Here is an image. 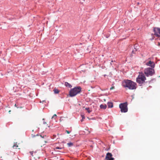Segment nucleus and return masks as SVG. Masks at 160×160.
<instances>
[{
	"instance_id": "f257e3e1",
	"label": "nucleus",
	"mask_w": 160,
	"mask_h": 160,
	"mask_svg": "<svg viewBox=\"0 0 160 160\" xmlns=\"http://www.w3.org/2000/svg\"><path fill=\"white\" fill-rule=\"evenodd\" d=\"M122 86L130 90L135 89L137 88V84L131 80L128 79L124 80L122 83Z\"/></svg>"
},
{
	"instance_id": "f03ea898",
	"label": "nucleus",
	"mask_w": 160,
	"mask_h": 160,
	"mask_svg": "<svg viewBox=\"0 0 160 160\" xmlns=\"http://www.w3.org/2000/svg\"><path fill=\"white\" fill-rule=\"evenodd\" d=\"M81 88L80 87H75L70 91L69 95L71 97H74L79 93L81 92Z\"/></svg>"
},
{
	"instance_id": "7ed1b4c3",
	"label": "nucleus",
	"mask_w": 160,
	"mask_h": 160,
	"mask_svg": "<svg viewBox=\"0 0 160 160\" xmlns=\"http://www.w3.org/2000/svg\"><path fill=\"white\" fill-rule=\"evenodd\" d=\"M146 79L143 73L142 72H139L138 77L136 79L137 82L140 84L143 83Z\"/></svg>"
},
{
	"instance_id": "20e7f679",
	"label": "nucleus",
	"mask_w": 160,
	"mask_h": 160,
	"mask_svg": "<svg viewBox=\"0 0 160 160\" xmlns=\"http://www.w3.org/2000/svg\"><path fill=\"white\" fill-rule=\"evenodd\" d=\"M144 73L147 76H152L154 73V70L152 68H147L144 70Z\"/></svg>"
},
{
	"instance_id": "39448f33",
	"label": "nucleus",
	"mask_w": 160,
	"mask_h": 160,
	"mask_svg": "<svg viewBox=\"0 0 160 160\" xmlns=\"http://www.w3.org/2000/svg\"><path fill=\"white\" fill-rule=\"evenodd\" d=\"M127 105V102L121 103L119 104V107L122 112H126L128 111Z\"/></svg>"
},
{
	"instance_id": "423d86ee",
	"label": "nucleus",
	"mask_w": 160,
	"mask_h": 160,
	"mask_svg": "<svg viewBox=\"0 0 160 160\" xmlns=\"http://www.w3.org/2000/svg\"><path fill=\"white\" fill-rule=\"evenodd\" d=\"M153 31L154 35L156 37L160 38V28H154Z\"/></svg>"
},
{
	"instance_id": "0eeeda50",
	"label": "nucleus",
	"mask_w": 160,
	"mask_h": 160,
	"mask_svg": "<svg viewBox=\"0 0 160 160\" xmlns=\"http://www.w3.org/2000/svg\"><path fill=\"white\" fill-rule=\"evenodd\" d=\"M112 154L111 153L108 152L105 157V159L106 160H114V158L112 157Z\"/></svg>"
},
{
	"instance_id": "6e6552de",
	"label": "nucleus",
	"mask_w": 160,
	"mask_h": 160,
	"mask_svg": "<svg viewBox=\"0 0 160 160\" xmlns=\"http://www.w3.org/2000/svg\"><path fill=\"white\" fill-rule=\"evenodd\" d=\"M146 65L148 66L151 67L152 68H154L155 66L154 62L151 60L147 62L146 63Z\"/></svg>"
},
{
	"instance_id": "1a4fd4ad",
	"label": "nucleus",
	"mask_w": 160,
	"mask_h": 160,
	"mask_svg": "<svg viewBox=\"0 0 160 160\" xmlns=\"http://www.w3.org/2000/svg\"><path fill=\"white\" fill-rule=\"evenodd\" d=\"M107 104L108 108H112L113 107V103L112 102H108Z\"/></svg>"
},
{
	"instance_id": "9d476101",
	"label": "nucleus",
	"mask_w": 160,
	"mask_h": 160,
	"mask_svg": "<svg viewBox=\"0 0 160 160\" xmlns=\"http://www.w3.org/2000/svg\"><path fill=\"white\" fill-rule=\"evenodd\" d=\"M100 107L101 109H105L107 108V105L105 104H101Z\"/></svg>"
},
{
	"instance_id": "9b49d317",
	"label": "nucleus",
	"mask_w": 160,
	"mask_h": 160,
	"mask_svg": "<svg viewBox=\"0 0 160 160\" xmlns=\"http://www.w3.org/2000/svg\"><path fill=\"white\" fill-rule=\"evenodd\" d=\"M65 85L66 87H68L69 88H71L72 87L71 84L67 82H65Z\"/></svg>"
},
{
	"instance_id": "f8f14e48",
	"label": "nucleus",
	"mask_w": 160,
	"mask_h": 160,
	"mask_svg": "<svg viewBox=\"0 0 160 160\" xmlns=\"http://www.w3.org/2000/svg\"><path fill=\"white\" fill-rule=\"evenodd\" d=\"M53 91L54 93L55 94H58L59 92V91L58 89H54L53 90Z\"/></svg>"
},
{
	"instance_id": "ddd939ff",
	"label": "nucleus",
	"mask_w": 160,
	"mask_h": 160,
	"mask_svg": "<svg viewBox=\"0 0 160 160\" xmlns=\"http://www.w3.org/2000/svg\"><path fill=\"white\" fill-rule=\"evenodd\" d=\"M67 145H68V147H71L73 145V144L72 142H69L67 143Z\"/></svg>"
},
{
	"instance_id": "4468645a",
	"label": "nucleus",
	"mask_w": 160,
	"mask_h": 160,
	"mask_svg": "<svg viewBox=\"0 0 160 160\" xmlns=\"http://www.w3.org/2000/svg\"><path fill=\"white\" fill-rule=\"evenodd\" d=\"M57 117V115L56 114H54L52 118V119L54 118V119H56V117Z\"/></svg>"
},
{
	"instance_id": "2eb2a0df",
	"label": "nucleus",
	"mask_w": 160,
	"mask_h": 160,
	"mask_svg": "<svg viewBox=\"0 0 160 160\" xmlns=\"http://www.w3.org/2000/svg\"><path fill=\"white\" fill-rule=\"evenodd\" d=\"M86 110L89 113H90L91 112V111L90 110L89 108H85Z\"/></svg>"
},
{
	"instance_id": "dca6fc26",
	"label": "nucleus",
	"mask_w": 160,
	"mask_h": 160,
	"mask_svg": "<svg viewBox=\"0 0 160 160\" xmlns=\"http://www.w3.org/2000/svg\"><path fill=\"white\" fill-rule=\"evenodd\" d=\"M18 146L17 145H14L13 146V147L15 148H17L18 147Z\"/></svg>"
},
{
	"instance_id": "f3484780",
	"label": "nucleus",
	"mask_w": 160,
	"mask_h": 160,
	"mask_svg": "<svg viewBox=\"0 0 160 160\" xmlns=\"http://www.w3.org/2000/svg\"><path fill=\"white\" fill-rule=\"evenodd\" d=\"M62 148H61L59 147H57L56 148V149H61Z\"/></svg>"
},
{
	"instance_id": "a211bd4d",
	"label": "nucleus",
	"mask_w": 160,
	"mask_h": 160,
	"mask_svg": "<svg viewBox=\"0 0 160 160\" xmlns=\"http://www.w3.org/2000/svg\"><path fill=\"white\" fill-rule=\"evenodd\" d=\"M37 136H38V137H39L40 138H44V136H43V137H42L41 135H40V136H39L37 134L36 135Z\"/></svg>"
},
{
	"instance_id": "6ab92c4d",
	"label": "nucleus",
	"mask_w": 160,
	"mask_h": 160,
	"mask_svg": "<svg viewBox=\"0 0 160 160\" xmlns=\"http://www.w3.org/2000/svg\"><path fill=\"white\" fill-rule=\"evenodd\" d=\"M81 116H82V119H85V117H84V115H82Z\"/></svg>"
},
{
	"instance_id": "aec40b11",
	"label": "nucleus",
	"mask_w": 160,
	"mask_h": 160,
	"mask_svg": "<svg viewBox=\"0 0 160 160\" xmlns=\"http://www.w3.org/2000/svg\"><path fill=\"white\" fill-rule=\"evenodd\" d=\"M66 132L68 134H69L70 133V132H69V131H68V130H66Z\"/></svg>"
},
{
	"instance_id": "412c9836",
	"label": "nucleus",
	"mask_w": 160,
	"mask_h": 160,
	"mask_svg": "<svg viewBox=\"0 0 160 160\" xmlns=\"http://www.w3.org/2000/svg\"><path fill=\"white\" fill-rule=\"evenodd\" d=\"M114 87H111V88H110V89L111 90H112V89H114Z\"/></svg>"
},
{
	"instance_id": "4be33fe9",
	"label": "nucleus",
	"mask_w": 160,
	"mask_h": 160,
	"mask_svg": "<svg viewBox=\"0 0 160 160\" xmlns=\"http://www.w3.org/2000/svg\"><path fill=\"white\" fill-rule=\"evenodd\" d=\"M53 138L54 139L56 137V135H53Z\"/></svg>"
},
{
	"instance_id": "5701e85b",
	"label": "nucleus",
	"mask_w": 160,
	"mask_h": 160,
	"mask_svg": "<svg viewBox=\"0 0 160 160\" xmlns=\"http://www.w3.org/2000/svg\"><path fill=\"white\" fill-rule=\"evenodd\" d=\"M30 153H31V154L32 156H33V155H32L33 153V152H30Z\"/></svg>"
},
{
	"instance_id": "b1692460",
	"label": "nucleus",
	"mask_w": 160,
	"mask_h": 160,
	"mask_svg": "<svg viewBox=\"0 0 160 160\" xmlns=\"http://www.w3.org/2000/svg\"><path fill=\"white\" fill-rule=\"evenodd\" d=\"M15 106L16 107H17V108H18V107H17V105H16V104H15Z\"/></svg>"
},
{
	"instance_id": "393cba45",
	"label": "nucleus",
	"mask_w": 160,
	"mask_h": 160,
	"mask_svg": "<svg viewBox=\"0 0 160 160\" xmlns=\"http://www.w3.org/2000/svg\"><path fill=\"white\" fill-rule=\"evenodd\" d=\"M83 119H82V120H81V122H82L83 121Z\"/></svg>"
},
{
	"instance_id": "a878e982",
	"label": "nucleus",
	"mask_w": 160,
	"mask_h": 160,
	"mask_svg": "<svg viewBox=\"0 0 160 160\" xmlns=\"http://www.w3.org/2000/svg\"><path fill=\"white\" fill-rule=\"evenodd\" d=\"M134 52V51L133 50L132 51V52L133 53V52Z\"/></svg>"
},
{
	"instance_id": "bb28decb",
	"label": "nucleus",
	"mask_w": 160,
	"mask_h": 160,
	"mask_svg": "<svg viewBox=\"0 0 160 160\" xmlns=\"http://www.w3.org/2000/svg\"><path fill=\"white\" fill-rule=\"evenodd\" d=\"M60 121H61V118L60 119Z\"/></svg>"
},
{
	"instance_id": "cd10ccee",
	"label": "nucleus",
	"mask_w": 160,
	"mask_h": 160,
	"mask_svg": "<svg viewBox=\"0 0 160 160\" xmlns=\"http://www.w3.org/2000/svg\"><path fill=\"white\" fill-rule=\"evenodd\" d=\"M10 111H10H10H9V112H10Z\"/></svg>"
},
{
	"instance_id": "c85d7f7f",
	"label": "nucleus",
	"mask_w": 160,
	"mask_h": 160,
	"mask_svg": "<svg viewBox=\"0 0 160 160\" xmlns=\"http://www.w3.org/2000/svg\"><path fill=\"white\" fill-rule=\"evenodd\" d=\"M32 132H34V130H32Z\"/></svg>"
}]
</instances>
